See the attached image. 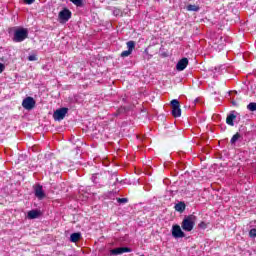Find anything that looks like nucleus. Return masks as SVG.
<instances>
[{
  "label": "nucleus",
  "mask_w": 256,
  "mask_h": 256,
  "mask_svg": "<svg viewBox=\"0 0 256 256\" xmlns=\"http://www.w3.org/2000/svg\"><path fill=\"white\" fill-rule=\"evenodd\" d=\"M195 221H197V217H195V215L186 216L181 223L183 231L191 232L195 227Z\"/></svg>",
  "instance_id": "1"
},
{
  "label": "nucleus",
  "mask_w": 256,
  "mask_h": 256,
  "mask_svg": "<svg viewBox=\"0 0 256 256\" xmlns=\"http://www.w3.org/2000/svg\"><path fill=\"white\" fill-rule=\"evenodd\" d=\"M29 32L25 28H18L14 31L13 41L14 43H21L23 40L27 39Z\"/></svg>",
  "instance_id": "2"
},
{
  "label": "nucleus",
  "mask_w": 256,
  "mask_h": 256,
  "mask_svg": "<svg viewBox=\"0 0 256 256\" xmlns=\"http://www.w3.org/2000/svg\"><path fill=\"white\" fill-rule=\"evenodd\" d=\"M171 105H172L173 117H180L181 116V105L179 104V100L173 99L171 101Z\"/></svg>",
  "instance_id": "3"
},
{
  "label": "nucleus",
  "mask_w": 256,
  "mask_h": 256,
  "mask_svg": "<svg viewBox=\"0 0 256 256\" xmlns=\"http://www.w3.org/2000/svg\"><path fill=\"white\" fill-rule=\"evenodd\" d=\"M69 109L67 108H60L56 110L53 114L54 121H63L65 119V115H67V112Z\"/></svg>",
  "instance_id": "4"
},
{
  "label": "nucleus",
  "mask_w": 256,
  "mask_h": 256,
  "mask_svg": "<svg viewBox=\"0 0 256 256\" xmlns=\"http://www.w3.org/2000/svg\"><path fill=\"white\" fill-rule=\"evenodd\" d=\"M172 237H174V239H183V237H185V232L181 230V226L177 224L172 226Z\"/></svg>",
  "instance_id": "5"
},
{
  "label": "nucleus",
  "mask_w": 256,
  "mask_h": 256,
  "mask_svg": "<svg viewBox=\"0 0 256 256\" xmlns=\"http://www.w3.org/2000/svg\"><path fill=\"white\" fill-rule=\"evenodd\" d=\"M22 107L24 109H27L28 111H31L33 107H35V99L33 97H26L22 102Z\"/></svg>",
  "instance_id": "6"
},
{
  "label": "nucleus",
  "mask_w": 256,
  "mask_h": 256,
  "mask_svg": "<svg viewBox=\"0 0 256 256\" xmlns=\"http://www.w3.org/2000/svg\"><path fill=\"white\" fill-rule=\"evenodd\" d=\"M127 49L121 53V57H129L131 53H133V49H135V41H128L126 43Z\"/></svg>",
  "instance_id": "7"
},
{
  "label": "nucleus",
  "mask_w": 256,
  "mask_h": 256,
  "mask_svg": "<svg viewBox=\"0 0 256 256\" xmlns=\"http://www.w3.org/2000/svg\"><path fill=\"white\" fill-rule=\"evenodd\" d=\"M34 194H35V197H37V199H39L40 201L42 199H45V191H43V186L41 185H36L34 187Z\"/></svg>",
  "instance_id": "8"
},
{
  "label": "nucleus",
  "mask_w": 256,
  "mask_h": 256,
  "mask_svg": "<svg viewBox=\"0 0 256 256\" xmlns=\"http://www.w3.org/2000/svg\"><path fill=\"white\" fill-rule=\"evenodd\" d=\"M131 248H127V247H119V248H115L110 250V254L111 255H123V253H131Z\"/></svg>",
  "instance_id": "9"
},
{
  "label": "nucleus",
  "mask_w": 256,
  "mask_h": 256,
  "mask_svg": "<svg viewBox=\"0 0 256 256\" xmlns=\"http://www.w3.org/2000/svg\"><path fill=\"white\" fill-rule=\"evenodd\" d=\"M187 65H189V59L182 58L178 63L176 64L177 71H185L187 69Z\"/></svg>",
  "instance_id": "10"
},
{
  "label": "nucleus",
  "mask_w": 256,
  "mask_h": 256,
  "mask_svg": "<svg viewBox=\"0 0 256 256\" xmlns=\"http://www.w3.org/2000/svg\"><path fill=\"white\" fill-rule=\"evenodd\" d=\"M58 17L61 21H68L71 17V11L69 9H64L59 12Z\"/></svg>",
  "instance_id": "11"
},
{
  "label": "nucleus",
  "mask_w": 256,
  "mask_h": 256,
  "mask_svg": "<svg viewBox=\"0 0 256 256\" xmlns=\"http://www.w3.org/2000/svg\"><path fill=\"white\" fill-rule=\"evenodd\" d=\"M41 213L38 210H30L27 214L28 219H37Z\"/></svg>",
  "instance_id": "12"
},
{
  "label": "nucleus",
  "mask_w": 256,
  "mask_h": 256,
  "mask_svg": "<svg viewBox=\"0 0 256 256\" xmlns=\"http://www.w3.org/2000/svg\"><path fill=\"white\" fill-rule=\"evenodd\" d=\"M235 119H237V116H235V114H229L226 118V123L227 125H230L231 127H233V125H235V123L233 121H235Z\"/></svg>",
  "instance_id": "13"
},
{
  "label": "nucleus",
  "mask_w": 256,
  "mask_h": 256,
  "mask_svg": "<svg viewBox=\"0 0 256 256\" xmlns=\"http://www.w3.org/2000/svg\"><path fill=\"white\" fill-rule=\"evenodd\" d=\"M81 239V232H75L70 235L71 243H77Z\"/></svg>",
  "instance_id": "14"
},
{
  "label": "nucleus",
  "mask_w": 256,
  "mask_h": 256,
  "mask_svg": "<svg viewBox=\"0 0 256 256\" xmlns=\"http://www.w3.org/2000/svg\"><path fill=\"white\" fill-rule=\"evenodd\" d=\"M175 211L179 213H183L185 211V202H179L174 206Z\"/></svg>",
  "instance_id": "15"
},
{
  "label": "nucleus",
  "mask_w": 256,
  "mask_h": 256,
  "mask_svg": "<svg viewBox=\"0 0 256 256\" xmlns=\"http://www.w3.org/2000/svg\"><path fill=\"white\" fill-rule=\"evenodd\" d=\"M85 0H70L71 3H73V5H76V7H83V2Z\"/></svg>",
  "instance_id": "16"
},
{
  "label": "nucleus",
  "mask_w": 256,
  "mask_h": 256,
  "mask_svg": "<svg viewBox=\"0 0 256 256\" xmlns=\"http://www.w3.org/2000/svg\"><path fill=\"white\" fill-rule=\"evenodd\" d=\"M241 137V135L239 133H236L230 140V143L233 145L235 143H237V141H239V138Z\"/></svg>",
  "instance_id": "17"
},
{
  "label": "nucleus",
  "mask_w": 256,
  "mask_h": 256,
  "mask_svg": "<svg viewBox=\"0 0 256 256\" xmlns=\"http://www.w3.org/2000/svg\"><path fill=\"white\" fill-rule=\"evenodd\" d=\"M187 11H194V12H197V11H199V6H197V5H188L187 6Z\"/></svg>",
  "instance_id": "18"
},
{
  "label": "nucleus",
  "mask_w": 256,
  "mask_h": 256,
  "mask_svg": "<svg viewBox=\"0 0 256 256\" xmlns=\"http://www.w3.org/2000/svg\"><path fill=\"white\" fill-rule=\"evenodd\" d=\"M249 111H256V102H251L247 105Z\"/></svg>",
  "instance_id": "19"
},
{
  "label": "nucleus",
  "mask_w": 256,
  "mask_h": 256,
  "mask_svg": "<svg viewBox=\"0 0 256 256\" xmlns=\"http://www.w3.org/2000/svg\"><path fill=\"white\" fill-rule=\"evenodd\" d=\"M249 236L252 237V238H255L256 237V229L253 228L249 231Z\"/></svg>",
  "instance_id": "20"
},
{
  "label": "nucleus",
  "mask_w": 256,
  "mask_h": 256,
  "mask_svg": "<svg viewBox=\"0 0 256 256\" xmlns=\"http://www.w3.org/2000/svg\"><path fill=\"white\" fill-rule=\"evenodd\" d=\"M28 60H30V61H37V56L36 55H30L28 57Z\"/></svg>",
  "instance_id": "21"
},
{
  "label": "nucleus",
  "mask_w": 256,
  "mask_h": 256,
  "mask_svg": "<svg viewBox=\"0 0 256 256\" xmlns=\"http://www.w3.org/2000/svg\"><path fill=\"white\" fill-rule=\"evenodd\" d=\"M199 227H200V229H207V224H205V222H201L199 224Z\"/></svg>",
  "instance_id": "22"
},
{
  "label": "nucleus",
  "mask_w": 256,
  "mask_h": 256,
  "mask_svg": "<svg viewBox=\"0 0 256 256\" xmlns=\"http://www.w3.org/2000/svg\"><path fill=\"white\" fill-rule=\"evenodd\" d=\"M3 71H5V64L0 63V74L3 73Z\"/></svg>",
  "instance_id": "23"
},
{
  "label": "nucleus",
  "mask_w": 256,
  "mask_h": 256,
  "mask_svg": "<svg viewBox=\"0 0 256 256\" xmlns=\"http://www.w3.org/2000/svg\"><path fill=\"white\" fill-rule=\"evenodd\" d=\"M99 176V174H94L93 176H92V181H93V183H97V177Z\"/></svg>",
  "instance_id": "24"
},
{
  "label": "nucleus",
  "mask_w": 256,
  "mask_h": 256,
  "mask_svg": "<svg viewBox=\"0 0 256 256\" xmlns=\"http://www.w3.org/2000/svg\"><path fill=\"white\" fill-rule=\"evenodd\" d=\"M127 198H119L118 203H127Z\"/></svg>",
  "instance_id": "25"
},
{
  "label": "nucleus",
  "mask_w": 256,
  "mask_h": 256,
  "mask_svg": "<svg viewBox=\"0 0 256 256\" xmlns=\"http://www.w3.org/2000/svg\"><path fill=\"white\" fill-rule=\"evenodd\" d=\"M27 5H33L35 3V0H24Z\"/></svg>",
  "instance_id": "26"
},
{
  "label": "nucleus",
  "mask_w": 256,
  "mask_h": 256,
  "mask_svg": "<svg viewBox=\"0 0 256 256\" xmlns=\"http://www.w3.org/2000/svg\"><path fill=\"white\" fill-rule=\"evenodd\" d=\"M114 15H119V10H115Z\"/></svg>",
  "instance_id": "27"
},
{
  "label": "nucleus",
  "mask_w": 256,
  "mask_h": 256,
  "mask_svg": "<svg viewBox=\"0 0 256 256\" xmlns=\"http://www.w3.org/2000/svg\"><path fill=\"white\" fill-rule=\"evenodd\" d=\"M194 103H199V98H196V99L194 100Z\"/></svg>",
  "instance_id": "28"
},
{
  "label": "nucleus",
  "mask_w": 256,
  "mask_h": 256,
  "mask_svg": "<svg viewBox=\"0 0 256 256\" xmlns=\"http://www.w3.org/2000/svg\"><path fill=\"white\" fill-rule=\"evenodd\" d=\"M224 45H225V44H223V43H222V44H220L221 49H222V47H224Z\"/></svg>",
  "instance_id": "29"
},
{
  "label": "nucleus",
  "mask_w": 256,
  "mask_h": 256,
  "mask_svg": "<svg viewBox=\"0 0 256 256\" xmlns=\"http://www.w3.org/2000/svg\"><path fill=\"white\" fill-rule=\"evenodd\" d=\"M79 191H83V187H81V188L79 189Z\"/></svg>",
  "instance_id": "30"
},
{
  "label": "nucleus",
  "mask_w": 256,
  "mask_h": 256,
  "mask_svg": "<svg viewBox=\"0 0 256 256\" xmlns=\"http://www.w3.org/2000/svg\"><path fill=\"white\" fill-rule=\"evenodd\" d=\"M255 223H256V221H255Z\"/></svg>",
  "instance_id": "31"
}]
</instances>
